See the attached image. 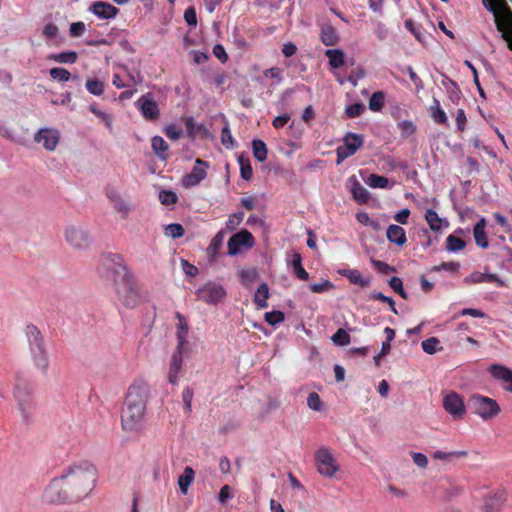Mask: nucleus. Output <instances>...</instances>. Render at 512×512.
Returning <instances> with one entry per match:
<instances>
[{"instance_id":"55","label":"nucleus","mask_w":512,"mask_h":512,"mask_svg":"<svg viewBox=\"0 0 512 512\" xmlns=\"http://www.w3.org/2000/svg\"><path fill=\"white\" fill-rule=\"evenodd\" d=\"M265 321L274 326L284 321V313L281 311H271L265 313Z\"/></svg>"},{"instance_id":"44","label":"nucleus","mask_w":512,"mask_h":512,"mask_svg":"<svg viewBox=\"0 0 512 512\" xmlns=\"http://www.w3.org/2000/svg\"><path fill=\"white\" fill-rule=\"evenodd\" d=\"M421 347L424 352L431 355L442 349V347H440V341L436 337H430L422 341Z\"/></svg>"},{"instance_id":"59","label":"nucleus","mask_w":512,"mask_h":512,"mask_svg":"<svg viewBox=\"0 0 512 512\" xmlns=\"http://www.w3.org/2000/svg\"><path fill=\"white\" fill-rule=\"evenodd\" d=\"M89 109L95 116L102 120L108 128L112 127V117L109 114L101 111L95 105H91Z\"/></svg>"},{"instance_id":"51","label":"nucleus","mask_w":512,"mask_h":512,"mask_svg":"<svg viewBox=\"0 0 512 512\" xmlns=\"http://www.w3.org/2000/svg\"><path fill=\"white\" fill-rule=\"evenodd\" d=\"M370 298L373 299V300H378V301L387 303L390 306L391 311L394 314L398 313L397 309L395 307V301L391 297H388V296L384 295L382 292L374 291L371 294Z\"/></svg>"},{"instance_id":"61","label":"nucleus","mask_w":512,"mask_h":512,"mask_svg":"<svg viewBox=\"0 0 512 512\" xmlns=\"http://www.w3.org/2000/svg\"><path fill=\"white\" fill-rule=\"evenodd\" d=\"M164 132H165V135L170 140H173V141L178 140L182 136V134H183L182 130L180 128H178L176 125H173V124L168 125L165 128Z\"/></svg>"},{"instance_id":"15","label":"nucleus","mask_w":512,"mask_h":512,"mask_svg":"<svg viewBox=\"0 0 512 512\" xmlns=\"http://www.w3.org/2000/svg\"><path fill=\"white\" fill-rule=\"evenodd\" d=\"M443 407L455 420L461 419L465 414L464 402L456 392H450L444 396Z\"/></svg>"},{"instance_id":"2","label":"nucleus","mask_w":512,"mask_h":512,"mask_svg":"<svg viewBox=\"0 0 512 512\" xmlns=\"http://www.w3.org/2000/svg\"><path fill=\"white\" fill-rule=\"evenodd\" d=\"M149 389L145 384H132L127 392L121 413L124 431L138 432L142 428Z\"/></svg>"},{"instance_id":"14","label":"nucleus","mask_w":512,"mask_h":512,"mask_svg":"<svg viewBox=\"0 0 512 512\" xmlns=\"http://www.w3.org/2000/svg\"><path fill=\"white\" fill-rule=\"evenodd\" d=\"M197 297L208 304H217L226 295L224 288L216 283L209 282L196 291Z\"/></svg>"},{"instance_id":"49","label":"nucleus","mask_w":512,"mask_h":512,"mask_svg":"<svg viewBox=\"0 0 512 512\" xmlns=\"http://www.w3.org/2000/svg\"><path fill=\"white\" fill-rule=\"evenodd\" d=\"M49 74L52 79L59 82H67L71 77L70 72L67 69L61 67L51 68Z\"/></svg>"},{"instance_id":"25","label":"nucleus","mask_w":512,"mask_h":512,"mask_svg":"<svg viewBox=\"0 0 512 512\" xmlns=\"http://www.w3.org/2000/svg\"><path fill=\"white\" fill-rule=\"evenodd\" d=\"M486 220L481 218L474 226L473 236L477 246L487 248L489 246L488 238L485 232Z\"/></svg>"},{"instance_id":"8","label":"nucleus","mask_w":512,"mask_h":512,"mask_svg":"<svg viewBox=\"0 0 512 512\" xmlns=\"http://www.w3.org/2000/svg\"><path fill=\"white\" fill-rule=\"evenodd\" d=\"M469 407L473 413L484 421L495 418L501 411L496 400L480 394H474L470 397Z\"/></svg>"},{"instance_id":"21","label":"nucleus","mask_w":512,"mask_h":512,"mask_svg":"<svg viewBox=\"0 0 512 512\" xmlns=\"http://www.w3.org/2000/svg\"><path fill=\"white\" fill-rule=\"evenodd\" d=\"M465 282H471L474 284L478 283H495L498 287L505 286V282L499 278L496 274L492 273H481V272H474L470 276L466 277L464 279Z\"/></svg>"},{"instance_id":"58","label":"nucleus","mask_w":512,"mask_h":512,"mask_svg":"<svg viewBox=\"0 0 512 512\" xmlns=\"http://www.w3.org/2000/svg\"><path fill=\"white\" fill-rule=\"evenodd\" d=\"M244 218L243 212H237L234 214H231L226 221V228L228 230H234L242 221Z\"/></svg>"},{"instance_id":"39","label":"nucleus","mask_w":512,"mask_h":512,"mask_svg":"<svg viewBox=\"0 0 512 512\" xmlns=\"http://www.w3.org/2000/svg\"><path fill=\"white\" fill-rule=\"evenodd\" d=\"M252 149L254 157L259 161L263 162L267 159V147L264 141L256 139L252 142Z\"/></svg>"},{"instance_id":"1","label":"nucleus","mask_w":512,"mask_h":512,"mask_svg":"<svg viewBox=\"0 0 512 512\" xmlns=\"http://www.w3.org/2000/svg\"><path fill=\"white\" fill-rule=\"evenodd\" d=\"M97 481V469L89 461L68 466L60 477L54 478L45 495L52 503L77 502L89 495Z\"/></svg>"},{"instance_id":"17","label":"nucleus","mask_w":512,"mask_h":512,"mask_svg":"<svg viewBox=\"0 0 512 512\" xmlns=\"http://www.w3.org/2000/svg\"><path fill=\"white\" fill-rule=\"evenodd\" d=\"M183 347H176L173 352L169 365L168 381L169 383L176 385L178 383L179 374L182 372L183 365Z\"/></svg>"},{"instance_id":"7","label":"nucleus","mask_w":512,"mask_h":512,"mask_svg":"<svg viewBox=\"0 0 512 512\" xmlns=\"http://www.w3.org/2000/svg\"><path fill=\"white\" fill-rule=\"evenodd\" d=\"M114 286L118 300L126 308H135L140 303L141 297L133 274L120 281L116 280Z\"/></svg>"},{"instance_id":"50","label":"nucleus","mask_w":512,"mask_h":512,"mask_svg":"<svg viewBox=\"0 0 512 512\" xmlns=\"http://www.w3.org/2000/svg\"><path fill=\"white\" fill-rule=\"evenodd\" d=\"M165 234L176 239L182 237L185 234V229L181 224L172 223L165 227Z\"/></svg>"},{"instance_id":"22","label":"nucleus","mask_w":512,"mask_h":512,"mask_svg":"<svg viewBox=\"0 0 512 512\" xmlns=\"http://www.w3.org/2000/svg\"><path fill=\"white\" fill-rule=\"evenodd\" d=\"M320 40L325 46H335L340 37L335 27L329 23H324L320 28Z\"/></svg>"},{"instance_id":"6","label":"nucleus","mask_w":512,"mask_h":512,"mask_svg":"<svg viewBox=\"0 0 512 512\" xmlns=\"http://www.w3.org/2000/svg\"><path fill=\"white\" fill-rule=\"evenodd\" d=\"M99 273L111 278L114 284H116V280L120 281L132 275L124 258L117 253H108L103 255L99 266Z\"/></svg>"},{"instance_id":"60","label":"nucleus","mask_w":512,"mask_h":512,"mask_svg":"<svg viewBox=\"0 0 512 512\" xmlns=\"http://www.w3.org/2000/svg\"><path fill=\"white\" fill-rule=\"evenodd\" d=\"M307 405L314 411H319L321 409V399L316 392L309 393L307 397Z\"/></svg>"},{"instance_id":"30","label":"nucleus","mask_w":512,"mask_h":512,"mask_svg":"<svg viewBox=\"0 0 512 512\" xmlns=\"http://www.w3.org/2000/svg\"><path fill=\"white\" fill-rule=\"evenodd\" d=\"M325 55L328 57L332 68H341L345 64V55L340 49H328L325 51Z\"/></svg>"},{"instance_id":"53","label":"nucleus","mask_w":512,"mask_h":512,"mask_svg":"<svg viewBox=\"0 0 512 512\" xmlns=\"http://www.w3.org/2000/svg\"><path fill=\"white\" fill-rule=\"evenodd\" d=\"M334 288V284L328 279L323 280L320 283H313L310 285V290L313 293H323Z\"/></svg>"},{"instance_id":"28","label":"nucleus","mask_w":512,"mask_h":512,"mask_svg":"<svg viewBox=\"0 0 512 512\" xmlns=\"http://www.w3.org/2000/svg\"><path fill=\"white\" fill-rule=\"evenodd\" d=\"M425 220L427 221L430 229L434 232L441 231L444 223L445 226H448V222L440 218L438 213L433 209H428L425 212Z\"/></svg>"},{"instance_id":"26","label":"nucleus","mask_w":512,"mask_h":512,"mask_svg":"<svg viewBox=\"0 0 512 512\" xmlns=\"http://www.w3.org/2000/svg\"><path fill=\"white\" fill-rule=\"evenodd\" d=\"M386 236L391 243H395L398 246H403L407 241L405 230L401 226L394 224L388 227Z\"/></svg>"},{"instance_id":"56","label":"nucleus","mask_w":512,"mask_h":512,"mask_svg":"<svg viewBox=\"0 0 512 512\" xmlns=\"http://www.w3.org/2000/svg\"><path fill=\"white\" fill-rule=\"evenodd\" d=\"M460 268V264L458 262H442L439 265H435L431 268L433 272H439L441 270H446L449 272H456Z\"/></svg>"},{"instance_id":"62","label":"nucleus","mask_w":512,"mask_h":512,"mask_svg":"<svg viewBox=\"0 0 512 512\" xmlns=\"http://www.w3.org/2000/svg\"><path fill=\"white\" fill-rule=\"evenodd\" d=\"M86 30L85 24L81 21L74 22L70 25L69 33L71 37H80Z\"/></svg>"},{"instance_id":"42","label":"nucleus","mask_w":512,"mask_h":512,"mask_svg":"<svg viewBox=\"0 0 512 512\" xmlns=\"http://www.w3.org/2000/svg\"><path fill=\"white\" fill-rule=\"evenodd\" d=\"M352 195L359 204L367 203L370 198L368 190L358 182L352 188Z\"/></svg>"},{"instance_id":"36","label":"nucleus","mask_w":512,"mask_h":512,"mask_svg":"<svg viewBox=\"0 0 512 512\" xmlns=\"http://www.w3.org/2000/svg\"><path fill=\"white\" fill-rule=\"evenodd\" d=\"M434 105L430 107L431 117L434 122L442 125L448 124V119L444 110L440 107L439 101L434 98Z\"/></svg>"},{"instance_id":"40","label":"nucleus","mask_w":512,"mask_h":512,"mask_svg":"<svg viewBox=\"0 0 512 512\" xmlns=\"http://www.w3.org/2000/svg\"><path fill=\"white\" fill-rule=\"evenodd\" d=\"M467 455H468V452L466 450H459V451H452V452H444V451L438 450L433 453L432 457L437 460L450 461L453 458H462V457H466Z\"/></svg>"},{"instance_id":"34","label":"nucleus","mask_w":512,"mask_h":512,"mask_svg":"<svg viewBox=\"0 0 512 512\" xmlns=\"http://www.w3.org/2000/svg\"><path fill=\"white\" fill-rule=\"evenodd\" d=\"M225 238V232L220 230L211 240L207 247V254L211 258H215L219 249L222 247Z\"/></svg>"},{"instance_id":"27","label":"nucleus","mask_w":512,"mask_h":512,"mask_svg":"<svg viewBox=\"0 0 512 512\" xmlns=\"http://www.w3.org/2000/svg\"><path fill=\"white\" fill-rule=\"evenodd\" d=\"M176 318L178 319L179 323L177 325V347H183L185 348V345L187 343V334H188V324L184 318V316L180 313L176 314Z\"/></svg>"},{"instance_id":"4","label":"nucleus","mask_w":512,"mask_h":512,"mask_svg":"<svg viewBox=\"0 0 512 512\" xmlns=\"http://www.w3.org/2000/svg\"><path fill=\"white\" fill-rule=\"evenodd\" d=\"M25 334L34 365L46 373L49 367V359L40 330L35 325L29 324L25 328Z\"/></svg>"},{"instance_id":"64","label":"nucleus","mask_w":512,"mask_h":512,"mask_svg":"<svg viewBox=\"0 0 512 512\" xmlns=\"http://www.w3.org/2000/svg\"><path fill=\"white\" fill-rule=\"evenodd\" d=\"M184 19L186 23L190 26L197 25V14L194 7H188L184 12Z\"/></svg>"},{"instance_id":"37","label":"nucleus","mask_w":512,"mask_h":512,"mask_svg":"<svg viewBox=\"0 0 512 512\" xmlns=\"http://www.w3.org/2000/svg\"><path fill=\"white\" fill-rule=\"evenodd\" d=\"M343 275L352 283L359 285L360 287H367L370 285L368 278H363L362 274L358 270H346Z\"/></svg>"},{"instance_id":"45","label":"nucleus","mask_w":512,"mask_h":512,"mask_svg":"<svg viewBox=\"0 0 512 512\" xmlns=\"http://www.w3.org/2000/svg\"><path fill=\"white\" fill-rule=\"evenodd\" d=\"M331 340L332 342L335 344V345H338V346H346L350 343L351 341V337L349 335V333L343 329V328H339L331 337Z\"/></svg>"},{"instance_id":"16","label":"nucleus","mask_w":512,"mask_h":512,"mask_svg":"<svg viewBox=\"0 0 512 512\" xmlns=\"http://www.w3.org/2000/svg\"><path fill=\"white\" fill-rule=\"evenodd\" d=\"M34 140L42 143L46 150L53 151L59 143L60 133L57 129L42 128L34 135Z\"/></svg>"},{"instance_id":"18","label":"nucleus","mask_w":512,"mask_h":512,"mask_svg":"<svg viewBox=\"0 0 512 512\" xmlns=\"http://www.w3.org/2000/svg\"><path fill=\"white\" fill-rule=\"evenodd\" d=\"M207 167L208 163L206 161L202 159H197L195 161V166L193 167L191 173L185 175L183 183L189 187L198 185L203 179L206 178Z\"/></svg>"},{"instance_id":"33","label":"nucleus","mask_w":512,"mask_h":512,"mask_svg":"<svg viewBox=\"0 0 512 512\" xmlns=\"http://www.w3.org/2000/svg\"><path fill=\"white\" fill-rule=\"evenodd\" d=\"M291 265L293 268V272L298 279L303 280V281L308 280L309 274L304 269V267L302 265V257L299 253L293 254V259L291 261Z\"/></svg>"},{"instance_id":"10","label":"nucleus","mask_w":512,"mask_h":512,"mask_svg":"<svg viewBox=\"0 0 512 512\" xmlns=\"http://www.w3.org/2000/svg\"><path fill=\"white\" fill-rule=\"evenodd\" d=\"M363 143L361 135L348 132L343 138V144L336 149V163L339 165L346 158L354 155L363 146Z\"/></svg>"},{"instance_id":"19","label":"nucleus","mask_w":512,"mask_h":512,"mask_svg":"<svg viewBox=\"0 0 512 512\" xmlns=\"http://www.w3.org/2000/svg\"><path fill=\"white\" fill-rule=\"evenodd\" d=\"M89 11L96 15L98 18L105 20L115 18L119 13V9L117 7L104 1L94 2L89 7Z\"/></svg>"},{"instance_id":"52","label":"nucleus","mask_w":512,"mask_h":512,"mask_svg":"<svg viewBox=\"0 0 512 512\" xmlns=\"http://www.w3.org/2000/svg\"><path fill=\"white\" fill-rule=\"evenodd\" d=\"M114 209L121 214V218L127 219L128 215L131 211L130 204L125 201L123 198H121L119 201L115 202L113 204Z\"/></svg>"},{"instance_id":"47","label":"nucleus","mask_w":512,"mask_h":512,"mask_svg":"<svg viewBox=\"0 0 512 512\" xmlns=\"http://www.w3.org/2000/svg\"><path fill=\"white\" fill-rule=\"evenodd\" d=\"M89 93L100 96L104 92V83L98 79H88L85 84Z\"/></svg>"},{"instance_id":"32","label":"nucleus","mask_w":512,"mask_h":512,"mask_svg":"<svg viewBox=\"0 0 512 512\" xmlns=\"http://www.w3.org/2000/svg\"><path fill=\"white\" fill-rule=\"evenodd\" d=\"M195 472L192 467L187 466L182 475L178 478V485L183 494H186L189 486L194 481Z\"/></svg>"},{"instance_id":"41","label":"nucleus","mask_w":512,"mask_h":512,"mask_svg":"<svg viewBox=\"0 0 512 512\" xmlns=\"http://www.w3.org/2000/svg\"><path fill=\"white\" fill-rule=\"evenodd\" d=\"M367 184L372 188L388 189L392 187L388 178L377 174H371L368 177Z\"/></svg>"},{"instance_id":"24","label":"nucleus","mask_w":512,"mask_h":512,"mask_svg":"<svg viewBox=\"0 0 512 512\" xmlns=\"http://www.w3.org/2000/svg\"><path fill=\"white\" fill-rule=\"evenodd\" d=\"M184 124L186 127L187 135L191 139H195L197 136L205 137L208 134V130L203 124H197L193 117L184 118Z\"/></svg>"},{"instance_id":"13","label":"nucleus","mask_w":512,"mask_h":512,"mask_svg":"<svg viewBox=\"0 0 512 512\" xmlns=\"http://www.w3.org/2000/svg\"><path fill=\"white\" fill-rule=\"evenodd\" d=\"M136 108L147 121H157L160 117V109L151 94L142 95L136 102Z\"/></svg>"},{"instance_id":"48","label":"nucleus","mask_w":512,"mask_h":512,"mask_svg":"<svg viewBox=\"0 0 512 512\" xmlns=\"http://www.w3.org/2000/svg\"><path fill=\"white\" fill-rule=\"evenodd\" d=\"M401 136L403 138H408L416 132V125L410 120H404L398 123L397 125Z\"/></svg>"},{"instance_id":"11","label":"nucleus","mask_w":512,"mask_h":512,"mask_svg":"<svg viewBox=\"0 0 512 512\" xmlns=\"http://www.w3.org/2000/svg\"><path fill=\"white\" fill-rule=\"evenodd\" d=\"M65 241L76 250H83L89 247L90 237L86 230L80 226L71 225L65 229Z\"/></svg>"},{"instance_id":"9","label":"nucleus","mask_w":512,"mask_h":512,"mask_svg":"<svg viewBox=\"0 0 512 512\" xmlns=\"http://www.w3.org/2000/svg\"><path fill=\"white\" fill-rule=\"evenodd\" d=\"M315 464L317 471L327 478H333L340 469L336 458L327 447H320L315 452Z\"/></svg>"},{"instance_id":"20","label":"nucleus","mask_w":512,"mask_h":512,"mask_svg":"<svg viewBox=\"0 0 512 512\" xmlns=\"http://www.w3.org/2000/svg\"><path fill=\"white\" fill-rule=\"evenodd\" d=\"M488 371L497 380H501L505 385L504 389L512 392V370L500 364H492Z\"/></svg>"},{"instance_id":"3","label":"nucleus","mask_w":512,"mask_h":512,"mask_svg":"<svg viewBox=\"0 0 512 512\" xmlns=\"http://www.w3.org/2000/svg\"><path fill=\"white\" fill-rule=\"evenodd\" d=\"M483 6L494 16L496 28L512 51V10L506 0H482Z\"/></svg>"},{"instance_id":"57","label":"nucleus","mask_w":512,"mask_h":512,"mask_svg":"<svg viewBox=\"0 0 512 512\" xmlns=\"http://www.w3.org/2000/svg\"><path fill=\"white\" fill-rule=\"evenodd\" d=\"M365 110V106L362 103H354L346 107V115L349 118H355L360 116Z\"/></svg>"},{"instance_id":"43","label":"nucleus","mask_w":512,"mask_h":512,"mask_svg":"<svg viewBox=\"0 0 512 512\" xmlns=\"http://www.w3.org/2000/svg\"><path fill=\"white\" fill-rule=\"evenodd\" d=\"M238 162H239V165H240L241 177L244 180L249 181L252 178V176H253V170H252V166L250 164V160L248 158L244 157L243 155H241L238 158Z\"/></svg>"},{"instance_id":"38","label":"nucleus","mask_w":512,"mask_h":512,"mask_svg":"<svg viewBox=\"0 0 512 512\" xmlns=\"http://www.w3.org/2000/svg\"><path fill=\"white\" fill-rule=\"evenodd\" d=\"M385 103V93L383 91L374 92L369 99V109L374 112L382 110Z\"/></svg>"},{"instance_id":"31","label":"nucleus","mask_w":512,"mask_h":512,"mask_svg":"<svg viewBox=\"0 0 512 512\" xmlns=\"http://www.w3.org/2000/svg\"><path fill=\"white\" fill-rule=\"evenodd\" d=\"M151 146L153 152L157 155L158 158L161 160L167 159L166 151L168 150L169 146L161 136H154L151 139Z\"/></svg>"},{"instance_id":"63","label":"nucleus","mask_w":512,"mask_h":512,"mask_svg":"<svg viewBox=\"0 0 512 512\" xmlns=\"http://www.w3.org/2000/svg\"><path fill=\"white\" fill-rule=\"evenodd\" d=\"M258 277L256 269H247L240 272V278L243 283L254 282Z\"/></svg>"},{"instance_id":"35","label":"nucleus","mask_w":512,"mask_h":512,"mask_svg":"<svg viewBox=\"0 0 512 512\" xmlns=\"http://www.w3.org/2000/svg\"><path fill=\"white\" fill-rule=\"evenodd\" d=\"M49 60L56 63H68L73 64L78 59V54L74 51H66L61 53H53L48 56Z\"/></svg>"},{"instance_id":"5","label":"nucleus","mask_w":512,"mask_h":512,"mask_svg":"<svg viewBox=\"0 0 512 512\" xmlns=\"http://www.w3.org/2000/svg\"><path fill=\"white\" fill-rule=\"evenodd\" d=\"M33 385L20 373L16 374L13 395L25 420H29L35 410Z\"/></svg>"},{"instance_id":"12","label":"nucleus","mask_w":512,"mask_h":512,"mask_svg":"<svg viewBox=\"0 0 512 512\" xmlns=\"http://www.w3.org/2000/svg\"><path fill=\"white\" fill-rule=\"evenodd\" d=\"M255 245L253 235L246 229H243L230 237L228 240V254L231 256L240 253L241 247L251 249Z\"/></svg>"},{"instance_id":"46","label":"nucleus","mask_w":512,"mask_h":512,"mask_svg":"<svg viewBox=\"0 0 512 512\" xmlns=\"http://www.w3.org/2000/svg\"><path fill=\"white\" fill-rule=\"evenodd\" d=\"M466 243L463 239L456 237L454 235H449L446 238V248L449 251L457 252L462 250L465 247Z\"/></svg>"},{"instance_id":"23","label":"nucleus","mask_w":512,"mask_h":512,"mask_svg":"<svg viewBox=\"0 0 512 512\" xmlns=\"http://www.w3.org/2000/svg\"><path fill=\"white\" fill-rule=\"evenodd\" d=\"M506 500L505 492L498 491L485 500L484 512H497Z\"/></svg>"},{"instance_id":"29","label":"nucleus","mask_w":512,"mask_h":512,"mask_svg":"<svg viewBox=\"0 0 512 512\" xmlns=\"http://www.w3.org/2000/svg\"><path fill=\"white\" fill-rule=\"evenodd\" d=\"M269 298V288L266 283H262L259 285L255 295H254V303L259 309H264L268 307Z\"/></svg>"},{"instance_id":"54","label":"nucleus","mask_w":512,"mask_h":512,"mask_svg":"<svg viewBox=\"0 0 512 512\" xmlns=\"http://www.w3.org/2000/svg\"><path fill=\"white\" fill-rule=\"evenodd\" d=\"M159 200L164 205H172L177 202L178 197L173 191L163 190L159 193Z\"/></svg>"}]
</instances>
